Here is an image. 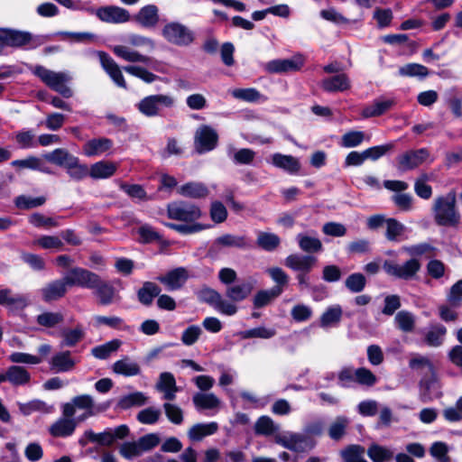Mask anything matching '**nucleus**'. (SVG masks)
Listing matches in <instances>:
<instances>
[{"label":"nucleus","instance_id":"obj_1","mask_svg":"<svg viewBox=\"0 0 462 462\" xmlns=\"http://www.w3.org/2000/svg\"><path fill=\"white\" fill-rule=\"evenodd\" d=\"M166 210L170 219L181 224L165 223V226L181 235L199 233L209 227L208 225L198 222L203 216V212L193 203L183 200L172 201L167 205Z\"/></svg>","mask_w":462,"mask_h":462},{"label":"nucleus","instance_id":"obj_2","mask_svg":"<svg viewBox=\"0 0 462 462\" xmlns=\"http://www.w3.org/2000/svg\"><path fill=\"white\" fill-rule=\"evenodd\" d=\"M402 251L408 254L411 258L402 264L385 260L383 263V268L390 276L409 281L413 279L420 269V263L416 257L431 253L433 247L430 244L422 243L402 246Z\"/></svg>","mask_w":462,"mask_h":462},{"label":"nucleus","instance_id":"obj_3","mask_svg":"<svg viewBox=\"0 0 462 462\" xmlns=\"http://www.w3.org/2000/svg\"><path fill=\"white\" fill-rule=\"evenodd\" d=\"M126 42L128 45L120 44L112 47V51L116 57L132 63L148 64L150 62V57L140 53L132 47L143 48L148 51H152L155 49V42L152 38L137 33H131L127 36Z\"/></svg>","mask_w":462,"mask_h":462},{"label":"nucleus","instance_id":"obj_4","mask_svg":"<svg viewBox=\"0 0 462 462\" xmlns=\"http://www.w3.org/2000/svg\"><path fill=\"white\" fill-rule=\"evenodd\" d=\"M30 69L43 84L63 97L69 98L73 96V90L69 86V83L72 80L70 72L55 71L42 65L32 66Z\"/></svg>","mask_w":462,"mask_h":462},{"label":"nucleus","instance_id":"obj_5","mask_svg":"<svg viewBox=\"0 0 462 462\" xmlns=\"http://www.w3.org/2000/svg\"><path fill=\"white\" fill-rule=\"evenodd\" d=\"M456 204V194L453 191L435 199L432 209L435 222L439 226H456L459 224L460 214Z\"/></svg>","mask_w":462,"mask_h":462},{"label":"nucleus","instance_id":"obj_6","mask_svg":"<svg viewBox=\"0 0 462 462\" xmlns=\"http://www.w3.org/2000/svg\"><path fill=\"white\" fill-rule=\"evenodd\" d=\"M174 104L172 96L157 94L143 97L137 104V108L143 116L153 117L159 116L163 108L172 107Z\"/></svg>","mask_w":462,"mask_h":462},{"label":"nucleus","instance_id":"obj_7","mask_svg":"<svg viewBox=\"0 0 462 462\" xmlns=\"http://www.w3.org/2000/svg\"><path fill=\"white\" fill-rule=\"evenodd\" d=\"M162 33L167 42L181 47L190 45L195 40L193 31L179 22L165 24Z\"/></svg>","mask_w":462,"mask_h":462},{"label":"nucleus","instance_id":"obj_8","mask_svg":"<svg viewBox=\"0 0 462 462\" xmlns=\"http://www.w3.org/2000/svg\"><path fill=\"white\" fill-rule=\"evenodd\" d=\"M61 409L64 416H74L78 410L84 411V413L77 418L79 421L96 414L94 399L88 394L73 397L70 402L64 403Z\"/></svg>","mask_w":462,"mask_h":462},{"label":"nucleus","instance_id":"obj_9","mask_svg":"<svg viewBox=\"0 0 462 462\" xmlns=\"http://www.w3.org/2000/svg\"><path fill=\"white\" fill-rule=\"evenodd\" d=\"M274 441L278 445L294 452H306L313 448L314 444L304 435L284 431L274 435Z\"/></svg>","mask_w":462,"mask_h":462},{"label":"nucleus","instance_id":"obj_10","mask_svg":"<svg viewBox=\"0 0 462 462\" xmlns=\"http://www.w3.org/2000/svg\"><path fill=\"white\" fill-rule=\"evenodd\" d=\"M432 161L433 159L430 158V151L427 148L408 150L396 158L397 168L401 171L414 170L423 163L431 162Z\"/></svg>","mask_w":462,"mask_h":462},{"label":"nucleus","instance_id":"obj_11","mask_svg":"<svg viewBox=\"0 0 462 462\" xmlns=\"http://www.w3.org/2000/svg\"><path fill=\"white\" fill-rule=\"evenodd\" d=\"M101 278L95 273L83 268H73L66 274V281L69 286H79L94 290Z\"/></svg>","mask_w":462,"mask_h":462},{"label":"nucleus","instance_id":"obj_12","mask_svg":"<svg viewBox=\"0 0 462 462\" xmlns=\"http://www.w3.org/2000/svg\"><path fill=\"white\" fill-rule=\"evenodd\" d=\"M304 61L302 55L296 54L290 59L270 60L264 65V69L274 74L299 71L303 67Z\"/></svg>","mask_w":462,"mask_h":462},{"label":"nucleus","instance_id":"obj_13","mask_svg":"<svg viewBox=\"0 0 462 462\" xmlns=\"http://www.w3.org/2000/svg\"><path fill=\"white\" fill-rule=\"evenodd\" d=\"M91 13L95 14L100 21L107 23H125L131 20L130 13L117 5L101 6L91 10Z\"/></svg>","mask_w":462,"mask_h":462},{"label":"nucleus","instance_id":"obj_14","mask_svg":"<svg viewBox=\"0 0 462 462\" xmlns=\"http://www.w3.org/2000/svg\"><path fill=\"white\" fill-rule=\"evenodd\" d=\"M217 140V133L208 125H202L196 131L195 146L199 153L213 150Z\"/></svg>","mask_w":462,"mask_h":462},{"label":"nucleus","instance_id":"obj_15","mask_svg":"<svg viewBox=\"0 0 462 462\" xmlns=\"http://www.w3.org/2000/svg\"><path fill=\"white\" fill-rule=\"evenodd\" d=\"M0 37L3 47L10 46L20 48L29 44L32 39L31 33L12 29H0Z\"/></svg>","mask_w":462,"mask_h":462},{"label":"nucleus","instance_id":"obj_16","mask_svg":"<svg viewBox=\"0 0 462 462\" xmlns=\"http://www.w3.org/2000/svg\"><path fill=\"white\" fill-rule=\"evenodd\" d=\"M155 388L162 393V399L169 402L175 400L179 391L175 377L170 372H163L159 375Z\"/></svg>","mask_w":462,"mask_h":462},{"label":"nucleus","instance_id":"obj_17","mask_svg":"<svg viewBox=\"0 0 462 462\" xmlns=\"http://www.w3.org/2000/svg\"><path fill=\"white\" fill-rule=\"evenodd\" d=\"M97 56L99 58L102 68L109 75L112 80L120 88H126V83L122 71L116 62L106 52L98 51Z\"/></svg>","mask_w":462,"mask_h":462},{"label":"nucleus","instance_id":"obj_18","mask_svg":"<svg viewBox=\"0 0 462 462\" xmlns=\"http://www.w3.org/2000/svg\"><path fill=\"white\" fill-rule=\"evenodd\" d=\"M78 419L73 416H64L58 419L49 429V432L55 438H67L71 436L76 428Z\"/></svg>","mask_w":462,"mask_h":462},{"label":"nucleus","instance_id":"obj_19","mask_svg":"<svg viewBox=\"0 0 462 462\" xmlns=\"http://www.w3.org/2000/svg\"><path fill=\"white\" fill-rule=\"evenodd\" d=\"M133 20L143 28H154L159 23L158 7L154 5H147L138 11Z\"/></svg>","mask_w":462,"mask_h":462},{"label":"nucleus","instance_id":"obj_20","mask_svg":"<svg viewBox=\"0 0 462 462\" xmlns=\"http://www.w3.org/2000/svg\"><path fill=\"white\" fill-rule=\"evenodd\" d=\"M270 162L274 167L279 168L291 175L298 174L301 167L298 158L292 155H286L280 152L273 153L271 156Z\"/></svg>","mask_w":462,"mask_h":462},{"label":"nucleus","instance_id":"obj_21","mask_svg":"<svg viewBox=\"0 0 462 462\" xmlns=\"http://www.w3.org/2000/svg\"><path fill=\"white\" fill-rule=\"evenodd\" d=\"M68 286L69 285L66 281V275L60 280L49 282L41 290L43 300L46 302L58 300L66 294Z\"/></svg>","mask_w":462,"mask_h":462},{"label":"nucleus","instance_id":"obj_22","mask_svg":"<svg viewBox=\"0 0 462 462\" xmlns=\"http://www.w3.org/2000/svg\"><path fill=\"white\" fill-rule=\"evenodd\" d=\"M317 263V258L312 255L290 254L285 258V265L300 273H310Z\"/></svg>","mask_w":462,"mask_h":462},{"label":"nucleus","instance_id":"obj_23","mask_svg":"<svg viewBox=\"0 0 462 462\" xmlns=\"http://www.w3.org/2000/svg\"><path fill=\"white\" fill-rule=\"evenodd\" d=\"M189 278L188 271L183 267L173 269L158 280L164 284L168 290L175 291L182 287Z\"/></svg>","mask_w":462,"mask_h":462},{"label":"nucleus","instance_id":"obj_24","mask_svg":"<svg viewBox=\"0 0 462 462\" xmlns=\"http://www.w3.org/2000/svg\"><path fill=\"white\" fill-rule=\"evenodd\" d=\"M192 402L198 411H219L222 406L221 400L214 393H196Z\"/></svg>","mask_w":462,"mask_h":462},{"label":"nucleus","instance_id":"obj_25","mask_svg":"<svg viewBox=\"0 0 462 462\" xmlns=\"http://www.w3.org/2000/svg\"><path fill=\"white\" fill-rule=\"evenodd\" d=\"M320 87L328 93L344 92L350 89L351 81L346 74L340 73L322 79Z\"/></svg>","mask_w":462,"mask_h":462},{"label":"nucleus","instance_id":"obj_26","mask_svg":"<svg viewBox=\"0 0 462 462\" xmlns=\"http://www.w3.org/2000/svg\"><path fill=\"white\" fill-rule=\"evenodd\" d=\"M94 294L97 296L98 303L103 306H107L120 300V296L115 287L102 279L94 289Z\"/></svg>","mask_w":462,"mask_h":462},{"label":"nucleus","instance_id":"obj_27","mask_svg":"<svg viewBox=\"0 0 462 462\" xmlns=\"http://www.w3.org/2000/svg\"><path fill=\"white\" fill-rule=\"evenodd\" d=\"M113 145V141L108 138H94L83 145V152L88 157L100 156L109 152Z\"/></svg>","mask_w":462,"mask_h":462},{"label":"nucleus","instance_id":"obj_28","mask_svg":"<svg viewBox=\"0 0 462 462\" xmlns=\"http://www.w3.org/2000/svg\"><path fill=\"white\" fill-rule=\"evenodd\" d=\"M31 374L20 365H11L5 370V382L13 386H23L30 383Z\"/></svg>","mask_w":462,"mask_h":462},{"label":"nucleus","instance_id":"obj_29","mask_svg":"<svg viewBox=\"0 0 462 462\" xmlns=\"http://www.w3.org/2000/svg\"><path fill=\"white\" fill-rule=\"evenodd\" d=\"M76 360L71 357L69 351L56 353L50 361V367L56 373H65L74 369Z\"/></svg>","mask_w":462,"mask_h":462},{"label":"nucleus","instance_id":"obj_30","mask_svg":"<svg viewBox=\"0 0 462 462\" xmlns=\"http://www.w3.org/2000/svg\"><path fill=\"white\" fill-rule=\"evenodd\" d=\"M112 370L115 374L125 377L135 376L141 373V367L137 362L130 356H125L113 364Z\"/></svg>","mask_w":462,"mask_h":462},{"label":"nucleus","instance_id":"obj_31","mask_svg":"<svg viewBox=\"0 0 462 462\" xmlns=\"http://www.w3.org/2000/svg\"><path fill=\"white\" fill-rule=\"evenodd\" d=\"M0 305L10 309H23L28 305V299L22 294H15L11 289H0Z\"/></svg>","mask_w":462,"mask_h":462},{"label":"nucleus","instance_id":"obj_32","mask_svg":"<svg viewBox=\"0 0 462 462\" xmlns=\"http://www.w3.org/2000/svg\"><path fill=\"white\" fill-rule=\"evenodd\" d=\"M117 170V164L113 162L99 161L92 164L89 168V176L92 179H108L112 177Z\"/></svg>","mask_w":462,"mask_h":462},{"label":"nucleus","instance_id":"obj_33","mask_svg":"<svg viewBox=\"0 0 462 462\" xmlns=\"http://www.w3.org/2000/svg\"><path fill=\"white\" fill-rule=\"evenodd\" d=\"M395 104L392 98H377L370 106H365L362 111L364 117H374L384 114Z\"/></svg>","mask_w":462,"mask_h":462},{"label":"nucleus","instance_id":"obj_34","mask_svg":"<svg viewBox=\"0 0 462 462\" xmlns=\"http://www.w3.org/2000/svg\"><path fill=\"white\" fill-rule=\"evenodd\" d=\"M215 245L218 248L234 247L245 249L250 247V243L245 236L225 234L215 240Z\"/></svg>","mask_w":462,"mask_h":462},{"label":"nucleus","instance_id":"obj_35","mask_svg":"<svg viewBox=\"0 0 462 462\" xmlns=\"http://www.w3.org/2000/svg\"><path fill=\"white\" fill-rule=\"evenodd\" d=\"M343 310L340 305L329 306L319 319V326L323 328L336 327L341 321Z\"/></svg>","mask_w":462,"mask_h":462},{"label":"nucleus","instance_id":"obj_36","mask_svg":"<svg viewBox=\"0 0 462 462\" xmlns=\"http://www.w3.org/2000/svg\"><path fill=\"white\" fill-rule=\"evenodd\" d=\"M178 193L183 197L203 199L208 197L209 189L200 182H188L178 188Z\"/></svg>","mask_w":462,"mask_h":462},{"label":"nucleus","instance_id":"obj_37","mask_svg":"<svg viewBox=\"0 0 462 462\" xmlns=\"http://www.w3.org/2000/svg\"><path fill=\"white\" fill-rule=\"evenodd\" d=\"M439 386L434 378L422 379L420 383V397L423 402H428L440 396Z\"/></svg>","mask_w":462,"mask_h":462},{"label":"nucleus","instance_id":"obj_38","mask_svg":"<svg viewBox=\"0 0 462 462\" xmlns=\"http://www.w3.org/2000/svg\"><path fill=\"white\" fill-rule=\"evenodd\" d=\"M218 430L217 422L197 423L188 431V436L191 440L199 441L207 436L213 435Z\"/></svg>","mask_w":462,"mask_h":462},{"label":"nucleus","instance_id":"obj_39","mask_svg":"<svg viewBox=\"0 0 462 462\" xmlns=\"http://www.w3.org/2000/svg\"><path fill=\"white\" fill-rule=\"evenodd\" d=\"M254 289L253 282H244L226 289V295L233 301H242L246 299Z\"/></svg>","mask_w":462,"mask_h":462},{"label":"nucleus","instance_id":"obj_40","mask_svg":"<svg viewBox=\"0 0 462 462\" xmlns=\"http://www.w3.org/2000/svg\"><path fill=\"white\" fill-rule=\"evenodd\" d=\"M447 328L442 324H432L425 334V342L428 346L438 347L444 342Z\"/></svg>","mask_w":462,"mask_h":462},{"label":"nucleus","instance_id":"obj_41","mask_svg":"<svg viewBox=\"0 0 462 462\" xmlns=\"http://www.w3.org/2000/svg\"><path fill=\"white\" fill-rule=\"evenodd\" d=\"M62 340L60 342L61 346H74L77 345L85 336L82 326H77L74 328H63L60 331Z\"/></svg>","mask_w":462,"mask_h":462},{"label":"nucleus","instance_id":"obj_42","mask_svg":"<svg viewBox=\"0 0 462 462\" xmlns=\"http://www.w3.org/2000/svg\"><path fill=\"white\" fill-rule=\"evenodd\" d=\"M160 291L161 290L156 283L145 282L137 291L138 300L143 305H150Z\"/></svg>","mask_w":462,"mask_h":462},{"label":"nucleus","instance_id":"obj_43","mask_svg":"<svg viewBox=\"0 0 462 462\" xmlns=\"http://www.w3.org/2000/svg\"><path fill=\"white\" fill-rule=\"evenodd\" d=\"M394 323L400 330L409 333L415 328L416 318L411 311L401 310L395 315Z\"/></svg>","mask_w":462,"mask_h":462},{"label":"nucleus","instance_id":"obj_44","mask_svg":"<svg viewBox=\"0 0 462 462\" xmlns=\"http://www.w3.org/2000/svg\"><path fill=\"white\" fill-rule=\"evenodd\" d=\"M367 456L373 462H389L393 457V452L386 447L373 443L367 449Z\"/></svg>","mask_w":462,"mask_h":462},{"label":"nucleus","instance_id":"obj_45","mask_svg":"<svg viewBox=\"0 0 462 462\" xmlns=\"http://www.w3.org/2000/svg\"><path fill=\"white\" fill-rule=\"evenodd\" d=\"M300 248L306 253H318L323 248L321 241L314 236L299 234L296 236Z\"/></svg>","mask_w":462,"mask_h":462},{"label":"nucleus","instance_id":"obj_46","mask_svg":"<svg viewBox=\"0 0 462 462\" xmlns=\"http://www.w3.org/2000/svg\"><path fill=\"white\" fill-rule=\"evenodd\" d=\"M282 292L280 287H273L270 290L259 291L254 298V308H263L268 305L273 300L277 298Z\"/></svg>","mask_w":462,"mask_h":462},{"label":"nucleus","instance_id":"obj_47","mask_svg":"<svg viewBox=\"0 0 462 462\" xmlns=\"http://www.w3.org/2000/svg\"><path fill=\"white\" fill-rule=\"evenodd\" d=\"M281 243L280 237L269 232H258L256 244L262 249L272 252L274 251Z\"/></svg>","mask_w":462,"mask_h":462},{"label":"nucleus","instance_id":"obj_48","mask_svg":"<svg viewBox=\"0 0 462 462\" xmlns=\"http://www.w3.org/2000/svg\"><path fill=\"white\" fill-rule=\"evenodd\" d=\"M19 411L24 416L31 415L33 412L50 413L52 408L41 400H32L26 403H19Z\"/></svg>","mask_w":462,"mask_h":462},{"label":"nucleus","instance_id":"obj_49","mask_svg":"<svg viewBox=\"0 0 462 462\" xmlns=\"http://www.w3.org/2000/svg\"><path fill=\"white\" fill-rule=\"evenodd\" d=\"M74 157V155L70 154L67 150L62 148L55 149L44 155V158L48 162L64 168L68 166V164Z\"/></svg>","mask_w":462,"mask_h":462},{"label":"nucleus","instance_id":"obj_50","mask_svg":"<svg viewBox=\"0 0 462 462\" xmlns=\"http://www.w3.org/2000/svg\"><path fill=\"white\" fill-rule=\"evenodd\" d=\"M147 396L142 392H134L125 395L118 401V406L126 410L133 406H142L147 402Z\"/></svg>","mask_w":462,"mask_h":462},{"label":"nucleus","instance_id":"obj_51","mask_svg":"<svg viewBox=\"0 0 462 462\" xmlns=\"http://www.w3.org/2000/svg\"><path fill=\"white\" fill-rule=\"evenodd\" d=\"M65 169L69 176L75 180H81L89 175V168L79 163L77 157H74Z\"/></svg>","mask_w":462,"mask_h":462},{"label":"nucleus","instance_id":"obj_52","mask_svg":"<svg viewBox=\"0 0 462 462\" xmlns=\"http://www.w3.org/2000/svg\"><path fill=\"white\" fill-rule=\"evenodd\" d=\"M385 226V236L389 241L392 242L400 241L401 236L403 235L406 229L405 226L395 218H387Z\"/></svg>","mask_w":462,"mask_h":462},{"label":"nucleus","instance_id":"obj_53","mask_svg":"<svg viewBox=\"0 0 462 462\" xmlns=\"http://www.w3.org/2000/svg\"><path fill=\"white\" fill-rule=\"evenodd\" d=\"M364 456L365 448L359 445H351L341 452L343 462H367Z\"/></svg>","mask_w":462,"mask_h":462},{"label":"nucleus","instance_id":"obj_54","mask_svg":"<svg viewBox=\"0 0 462 462\" xmlns=\"http://www.w3.org/2000/svg\"><path fill=\"white\" fill-rule=\"evenodd\" d=\"M349 425V420L346 417H337L328 428V436L334 439H340L346 433Z\"/></svg>","mask_w":462,"mask_h":462},{"label":"nucleus","instance_id":"obj_55","mask_svg":"<svg viewBox=\"0 0 462 462\" xmlns=\"http://www.w3.org/2000/svg\"><path fill=\"white\" fill-rule=\"evenodd\" d=\"M278 426L268 416H261L254 424V431L258 435L270 436L278 430Z\"/></svg>","mask_w":462,"mask_h":462},{"label":"nucleus","instance_id":"obj_56","mask_svg":"<svg viewBox=\"0 0 462 462\" xmlns=\"http://www.w3.org/2000/svg\"><path fill=\"white\" fill-rule=\"evenodd\" d=\"M399 74L402 77L426 78L429 75V69L419 63H408L399 69Z\"/></svg>","mask_w":462,"mask_h":462},{"label":"nucleus","instance_id":"obj_57","mask_svg":"<svg viewBox=\"0 0 462 462\" xmlns=\"http://www.w3.org/2000/svg\"><path fill=\"white\" fill-rule=\"evenodd\" d=\"M120 346L121 341L118 339H114L92 348L91 352L96 358L106 359L110 356L111 353L116 351Z\"/></svg>","mask_w":462,"mask_h":462},{"label":"nucleus","instance_id":"obj_58","mask_svg":"<svg viewBox=\"0 0 462 462\" xmlns=\"http://www.w3.org/2000/svg\"><path fill=\"white\" fill-rule=\"evenodd\" d=\"M14 138L21 149H30L37 146V139L32 130H21L15 134Z\"/></svg>","mask_w":462,"mask_h":462},{"label":"nucleus","instance_id":"obj_59","mask_svg":"<svg viewBox=\"0 0 462 462\" xmlns=\"http://www.w3.org/2000/svg\"><path fill=\"white\" fill-rule=\"evenodd\" d=\"M64 319L60 312L45 311L37 316V323L45 328H54Z\"/></svg>","mask_w":462,"mask_h":462},{"label":"nucleus","instance_id":"obj_60","mask_svg":"<svg viewBox=\"0 0 462 462\" xmlns=\"http://www.w3.org/2000/svg\"><path fill=\"white\" fill-rule=\"evenodd\" d=\"M231 94L235 98L246 102H256L263 97V95L254 88H235L231 91Z\"/></svg>","mask_w":462,"mask_h":462},{"label":"nucleus","instance_id":"obj_61","mask_svg":"<svg viewBox=\"0 0 462 462\" xmlns=\"http://www.w3.org/2000/svg\"><path fill=\"white\" fill-rule=\"evenodd\" d=\"M366 284V279L364 274L355 273L350 274L345 281L346 287L354 293L361 292Z\"/></svg>","mask_w":462,"mask_h":462},{"label":"nucleus","instance_id":"obj_62","mask_svg":"<svg viewBox=\"0 0 462 462\" xmlns=\"http://www.w3.org/2000/svg\"><path fill=\"white\" fill-rule=\"evenodd\" d=\"M162 412L155 407H148L140 411L137 414V420L143 424H155L159 421Z\"/></svg>","mask_w":462,"mask_h":462},{"label":"nucleus","instance_id":"obj_63","mask_svg":"<svg viewBox=\"0 0 462 462\" xmlns=\"http://www.w3.org/2000/svg\"><path fill=\"white\" fill-rule=\"evenodd\" d=\"M202 333V328L199 326L190 325L183 330L180 340L183 345L189 346L199 339Z\"/></svg>","mask_w":462,"mask_h":462},{"label":"nucleus","instance_id":"obj_64","mask_svg":"<svg viewBox=\"0 0 462 462\" xmlns=\"http://www.w3.org/2000/svg\"><path fill=\"white\" fill-rule=\"evenodd\" d=\"M124 70L130 75L142 79L145 83H152L158 79L155 74L140 66H125L124 67Z\"/></svg>","mask_w":462,"mask_h":462}]
</instances>
